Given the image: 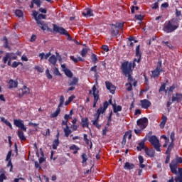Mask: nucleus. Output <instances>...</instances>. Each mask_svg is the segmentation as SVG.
<instances>
[{
    "label": "nucleus",
    "instance_id": "nucleus-9",
    "mask_svg": "<svg viewBox=\"0 0 182 182\" xmlns=\"http://www.w3.org/2000/svg\"><path fill=\"white\" fill-rule=\"evenodd\" d=\"M136 124L139 129H141L142 130H144V129H146V127H147L149 124V119L146 117L139 119L136 121Z\"/></svg>",
    "mask_w": 182,
    "mask_h": 182
},
{
    "label": "nucleus",
    "instance_id": "nucleus-37",
    "mask_svg": "<svg viewBox=\"0 0 182 182\" xmlns=\"http://www.w3.org/2000/svg\"><path fill=\"white\" fill-rule=\"evenodd\" d=\"M59 144H60L59 139H54L52 145L53 150H58V146H59Z\"/></svg>",
    "mask_w": 182,
    "mask_h": 182
},
{
    "label": "nucleus",
    "instance_id": "nucleus-11",
    "mask_svg": "<svg viewBox=\"0 0 182 182\" xmlns=\"http://www.w3.org/2000/svg\"><path fill=\"white\" fill-rule=\"evenodd\" d=\"M14 124L23 132H26V127H25V124H23V120L14 119Z\"/></svg>",
    "mask_w": 182,
    "mask_h": 182
},
{
    "label": "nucleus",
    "instance_id": "nucleus-52",
    "mask_svg": "<svg viewBox=\"0 0 182 182\" xmlns=\"http://www.w3.org/2000/svg\"><path fill=\"white\" fill-rule=\"evenodd\" d=\"M81 157L82 159V163H86V161H87V155L86 154V153H82Z\"/></svg>",
    "mask_w": 182,
    "mask_h": 182
},
{
    "label": "nucleus",
    "instance_id": "nucleus-34",
    "mask_svg": "<svg viewBox=\"0 0 182 182\" xmlns=\"http://www.w3.org/2000/svg\"><path fill=\"white\" fill-rule=\"evenodd\" d=\"M173 148H174V143L171 142L166 151V154H171V150H173Z\"/></svg>",
    "mask_w": 182,
    "mask_h": 182
},
{
    "label": "nucleus",
    "instance_id": "nucleus-22",
    "mask_svg": "<svg viewBox=\"0 0 182 182\" xmlns=\"http://www.w3.org/2000/svg\"><path fill=\"white\" fill-rule=\"evenodd\" d=\"M79 83V78L74 77L72 80H68V86H76Z\"/></svg>",
    "mask_w": 182,
    "mask_h": 182
},
{
    "label": "nucleus",
    "instance_id": "nucleus-20",
    "mask_svg": "<svg viewBox=\"0 0 182 182\" xmlns=\"http://www.w3.org/2000/svg\"><path fill=\"white\" fill-rule=\"evenodd\" d=\"M81 125L83 129H89V118H81Z\"/></svg>",
    "mask_w": 182,
    "mask_h": 182
},
{
    "label": "nucleus",
    "instance_id": "nucleus-35",
    "mask_svg": "<svg viewBox=\"0 0 182 182\" xmlns=\"http://www.w3.org/2000/svg\"><path fill=\"white\" fill-rule=\"evenodd\" d=\"M176 18H173V19H179V21H181L182 19V14H181V11H179L178 9H176Z\"/></svg>",
    "mask_w": 182,
    "mask_h": 182
},
{
    "label": "nucleus",
    "instance_id": "nucleus-36",
    "mask_svg": "<svg viewBox=\"0 0 182 182\" xmlns=\"http://www.w3.org/2000/svg\"><path fill=\"white\" fill-rule=\"evenodd\" d=\"M40 28L42 31H48V32H52V28H49L48 23H45L44 25L41 26Z\"/></svg>",
    "mask_w": 182,
    "mask_h": 182
},
{
    "label": "nucleus",
    "instance_id": "nucleus-21",
    "mask_svg": "<svg viewBox=\"0 0 182 182\" xmlns=\"http://www.w3.org/2000/svg\"><path fill=\"white\" fill-rule=\"evenodd\" d=\"M145 141H146L144 139L143 141H141L138 144L139 146H136V150L138 151H141V150H144V149H147V147H146Z\"/></svg>",
    "mask_w": 182,
    "mask_h": 182
},
{
    "label": "nucleus",
    "instance_id": "nucleus-17",
    "mask_svg": "<svg viewBox=\"0 0 182 182\" xmlns=\"http://www.w3.org/2000/svg\"><path fill=\"white\" fill-rule=\"evenodd\" d=\"M82 16H85V18H89L90 16H93V10L90 8H87L85 11L82 13Z\"/></svg>",
    "mask_w": 182,
    "mask_h": 182
},
{
    "label": "nucleus",
    "instance_id": "nucleus-39",
    "mask_svg": "<svg viewBox=\"0 0 182 182\" xmlns=\"http://www.w3.org/2000/svg\"><path fill=\"white\" fill-rule=\"evenodd\" d=\"M122 107L120 105H113V112L114 113H117L119 112H122Z\"/></svg>",
    "mask_w": 182,
    "mask_h": 182
},
{
    "label": "nucleus",
    "instance_id": "nucleus-24",
    "mask_svg": "<svg viewBox=\"0 0 182 182\" xmlns=\"http://www.w3.org/2000/svg\"><path fill=\"white\" fill-rule=\"evenodd\" d=\"M18 87V82L12 79L9 81V89H14Z\"/></svg>",
    "mask_w": 182,
    "mask_h": 182
},
{
    "label": "nucleus",
    "instance_id": "nucleus-61",
    "mask_svg": "<svg viewBox=\"0 0 182 182\" xmlns=\"http://www.w3.org/2000/svg\"><path fill=\"white\" fill-rule=\"evenodd\" d=\"M4 180H6V176H5V173H1L0 175V182H4Z\"/></svg>",
    "mask_w": 182,
    "mask_h": 182
},
{
    "label": "nucleus",
    "instance_id": "nucleus-50",
    "mask_svg": "<svg viewBox=\"0 0 182 182\" xmlns=\"http://www.w3.org/2000/svg\"><path fill=\"white\" fill-rule=\"evenodd\" d=\"M176 134L174 133V131L172 132L170 134V139L171 140V143H174V141L176 140Z\"/></svg>",
    "mask_w": 182,
    "mask_h": 182
},
{
    "label": "nucleus",
    "instance_id": "nucleus-59",
    "mask_svg": "<svg viewBox=\"0 0 182 182\" xmlns=\"http://www.w3.org/2000/svg\"><path fill=\"white\" fill-rule=\"evenodd\" d=\"M7 167H11L10 171H12V169L14 168V165L12 164V160L7 161Z\"/></svg>",
    "mask_w": 182,
    "mask_h": 182
},
{
    "label": "nucleus",
    "instance_id": "nucleus-63",
    "mask_svg": "<svg viewBox=\"0 0 182 182\" xmlns=\"http://www.w3.org/2000/svg\"><path fill=\"white\" fill-rule=\"evenodd\" d=\"M102 49L104 52H109V46L106 45L102 46Z\"/></svg>",
    "mask_w": 182,
    "mask_h": 182
},
{
    "label": "nucleus",
    "instance_id": "nucleus-5",
    "mask_svg": "<svg viewBox=\"0 0 182 182\" xmlns=\"http://www.w3.org/2000/svg\"><path fill=\"white\" fill-rule=\"evenodd\" d=\"M149 141L151 143V144H152V146H154V149H155L156 151H161V149H160L161 146L160 145V141L156 135L151 136L149 138Z\"/></svg>",
    "mask_w": 182,
    "mask_h": 182
},
{
    "label": "nucleus",
    "instance_id": "nucleus-60",
    "mask_svg": "<svg viewBox=\"0 0 182 182\" xmlns=\"http://www.w3.org/2000/svg\"><path fill=\"white\" fill-rule=\"evenodd\" d=\"M70 150H80V148H79V146H76L75 144H73L70 146Z\"/></svg>",
    "mask_w": 182,
    "mask_h": 182
},
{
    "label": "nucleus",
    "instance_id": "nucleus-3",
    "mask_svg": "<svg viewBox=\"0 0 182 182\" xmlns=\"http://www.w3.org/2000/svg\"><path fill=\"white\" fill-rule=\"evenodd\" d=\"M33 16L39 28L46 23V22L42 21V19H46V14H39L38 11L34 10L33 11Z\"/></svg>",
    "mask_w": 182,
    "mask_h": 182
},
{
    "label": "nucleus",
    "instance_id": "nucleus-10",
    "mask_svg": "<svg viewBox=\"0 0 182 182\" xmlns=\"http://www.w3.org/2000/svg\"><path fill=\"white\" fill-rule=\"evenodd\" d=\"M169 167L171 173H173V174H175L176 176H177V174L178 173L180 174V173L178 172V169L182 168H178V165H177V163L175 162V161H171V164H169Z\"/></svg>",
    "mask_w": 182,
    "mask_h": 182
},
{
    "label": "nucleus",
    "instance_id": "nucleus-1",
    "mask_svg": "<svg viewBox=\"0 0 182 182\" xmlns=\"http://www.w3.org/2000/svg\"><path fill=\"white\" fill-rule=\"evenodd\" d=\"M180 26V18H172L166 21L164 24L163 31L166 33H173Z\"/></svg>",
    "mask_w": 182,
    "mask_h": 182
},
{
    "label": "nucleus",
    "instance_id": "nucleus-32",
    "mask_svg": "<svg viewBox=\"0 0 182 182\" xmlns=\"http://www.w3.org/2000/svg\"><path fill=\"white\" fill-rule=\"evenodd\" d=\"M99 117H95V119L92 121V123L97 129H100L102 127V125L99 124Z\"/></svg>",
    "mask_w": 182,
    "mask_h": 182
},
{
    "label": "nucleus",
    "instance_id": "nucleus-46",
    "mask_svg": "<svg viewBox=\"0 0 182 182\" xmlns=\"http://www.w3.org/2000/svg\"><path fill=\"white\" fill-rule=\"evenodd\" d=\"M159 93L161 92H165V93H167V90H166V83H163L159 90Z\"/></svg>",
    "mask_w": 182,
    "mask_h": 182
},
{
    "label": "nucleus",
    "instance_id": "nucleus-13",
    "mask_svg": "<svg viewBox=\"0 0 182 182\" xmlns=\"http://www.w3.org/2000/svg\"><path fill=\"white\" fill-rule=\"evenodd\" d=\"M68 121L63 120L61 123L62 126H65V128L63 129L65 137H69L72 133V130H70L69 125H68Z\"/></svg>",
    "mask_w": 182,
    "mask_h": 182
},
{
    "label": "nucleus",
    "instance_id": "nucleus-48",
    "mask_svg": "<svg viewBox=\"0 0 182 182\" xmlns=\"http://www.w3.org/2000/svg\"><path fill=\"white\" fill-rule=\"evenodd\" d=\"M19 65H21V66H23V63H21V62H16V61H14L13 62L12 65H11V68H18V66H19Z\"/></svg>",
    "mask_w": 182,
    "mask_h": 182
},
{
    "label": "nucleus",
    "instance_id": "nucleus-62",
    "mask_svg": "<svg viewBox=\"0 0 182 182\" xmlns=\"http://www.w3.org/2000/svg\"><path fill=\"white\" fill-rule=\"evenodd\" d=\"M84 141H85L86 144L89 145V143H90V141L89 139H87V134H84Z\"/></svg>",
    "mask_w": 182,
    "mask_h": 182
},
{
    "label": "nucleus",
    "instance_id": "nucleus-30",
    "mask_svg": "<svg viewBox=\"0 0 182 182\" xmlns=\"http://www.w3.org/2000/svg\"><path fill=\"white\" fill-rule=\"evenodd\" d=\"M134 168V164H130L129 162H126L124 166V170H133Z\"/></svg>",
    "mask_w": 182,
    "mask_h": 182
},
{
    "label": "nucleus",
    "instance_id": "nucleus-33",
    "mask_svg": "<svg viewBox=\"0 0 182 182\" xmlns=\"http://www.w3.org/2000/svg\"><path fill=\"white\" fill-rule=\"evenodd\" d=\"M63 72L68 77H70V78L73 77V73H72V71H70V70L65 68L63 70Z\"/></svg>",
    "mask_w": 182,
    "mask_h": 182
},
{
    "label": "nucleus",
    "instance_id": "nucleus-4",
    "mask_svg": "<svg viewBox=\"0 0 182 182\" xmlns=\"http://www.w3.org/2000/svg\"><path fill=\"white\" fill-rule=\"evenodd\" d=\"M164 72V70H163V65L161 60H159L156 67V69L151 71L152 73V77L154 79H156V77H160V73Z\"/></svg>",
    "mask_w": 182,
    "mask_h": 182
},
{
    "label": "nucleus",
    "instance_id": "nucleus-28",
    "mask_svg": "<svg viewBox=\"0 0 182 182\" xmlns=\"http://www.w3.org/2000/svg\"><path fill=\"white\" fill-rule=\"evenodd\" d=\"M119 28H114V26H111V34L113 36H119Z\"/></svg>",
    "mask_w": 182,
    "mask_h": 182
},
{
    "label": "nucleus",
    "instance_id": "nucleus-41",
    "mask_svg": "<svg viewBox=\"0 0 182 182\" xmlns=\"http://www.w3.org/2000/svg\"><path fill=\"white\" fill-rule=\"evenodd\" d=\"M15 14L18 17V18H23V12L20 10V9H17L15 11Z\"/></svg>",
    "mask_w": 182,
    "mask_h": 182
},
{
    "label": "nucleus",
    "instance_id": "nucleus-51",
    "mask_svg": "<svg viewBox=\"0 0 182 182\" xmlns=\"http://www.w3.org/2000/svg\"><path fill=\"white\" fill-rule=\"evenodd\" d=\"M53 75H55V76H61L60 72H59V69L58 68H54Z\"/></svg>",
    "mask_w": 182,
    "mask_h": 182
},
{
    "label": "nucleus",
    "instance_id": "nucleus-26",
    "mask_svg": "<svg viewBox=\"0 0 182 182\" xmlns=\"http://www.w3.org/2000/svg\"><path fill=\"white\" fill-rule=\"evenodd\" d=\"M17 135L18 139H20L21 141H26V138L25 137V134H23V132L18 130L17 132Z\"/></svg>",
    "mask_w": 182,
    "mask_h": 182
},
{
    "label": "nucleus",
    "instance_id": "nucleus-43",
    "mask_svg": "<svg viewBox=\"0 0 182 182\" xmlns=\"http://www.w3.org/2000/svg\"><path fill=\"white\" fill-rule=\"evenodd\" d=\"M63 103H65V97L63 95H61L60 97V103H59L58 107H60V108L63 107Z\"/></svg>",
    "mask_w": 182,
    "mask_h": 182
},
{
    "label": "nucleus",
    "instance_id": "nucleus-29",
    "mask_svg": "<svg viewBox=\"0 0 182 182\" xmlns=\"http://www.w3.org/2000/svg\"><path fill=\"white\" fill-rule=\"evenodd\" d=\"M166 123H167V117L163 114L161 118V122L160 123L161 129H164V126H166Z\"/></svg>",
    "mask_w": 182,
    "mask_h": 182
},
{
    "label": "nucleus",
    "instance_id": "nucleus-8",
    "mask_svg": "<svg viewBox=\"0 0 182 182\" xmlns=\"http://www.w3.org/2000/svg\"><path fill=\"white\" fill-rule=\"evenodd\" d=\"M53 31L55 32V33H59L60 35H65V36H69V33H68L67 30L63 27L58 26L56 24H53Z\"/></svg>",
    "mask_w": 182,
    "mask_h": 182
},
{
    "label": "nucleus",
    "instance_id": "nucleus-16",
    "mask_svg": "<svg viewBox=\"0 0 182 182\" xmlns=\"http://www.w3.org/2000/svg\"><path fill=\"white\" fill-rule=\"evenodd\" d=\"M140 103H141V106L142 109H149V107L150 106H151V102L149 100H146V99L141 100L140 101Z\"/></svg>",
    "mask_w": 182,
    "mask_h": 182
},
{
    "label": "nucleus",
    "instance_id": "nucleus-38",
    "mask_svg": "<svg viewBox=\"0 0 182 182\" xmlns=\"http://www.w3.org/2000/svg\"><path fill=\"white\" fill-rule=\"evenodd\" d=\"M127 134H129V132H125V134L123 136L122 141L121 142L122 148L124 147V146H126Z\"/></svg>",
    "mask_w": 182,
    "mask_h": 182
},
{
    "label": "nucleus",
    "instance_id": "nucleus-23",
    "mask_svg": "<svg viewBox=\"0 0 182 182\" xmlns=\"http://www.w3.org/2000/svg\"><path fill=\"white\" fill-rule=\"evenodd\" d=\"M144 151L146 156H149V157H154V154H156L154 149H149V148H145Z\"/></svg>",
    "mask_w": 182,
    "mask_h": 182
},
{
    "label": "nucleus",
    "instance_id": "nucleus-15",
    "mask_svg": "<svg viewBox=\"0 0 182 182\" xmlns=\"http://www.w3.org/2000/svg\"><path fill=\"white\" fill-rule=\"evenodd\" d=\"M105 86L111 95H114L116 92V86L113 85V84L109 81L105 82Z\"/></svg>",
    "mask_w": 182,
    "mask_h": 182
},
{
    "label": "nucleus",
    "instance_id": "nucleus-54",
    "mask_svg": "<svg viewBox=\"0 0 182 182\" xmlns=\"http://www.w3.org/2000/svg\"><path fill=\"white\" fill-rule=\"evenodd\" d=\"M46 77L49 80L52 79L53 77L51 75L50 73L49 72V69L46 70Z\"/></svg>",
    "mask_w": 182,
    "mask_h": 182
},
{
    "label": "nucleus",
    "instance_id": "nucleus-31",
    "mask_svg": "<svg viewBox=\"0 0 182 182\" xmlns=\"http://www.w3.org/2000/svg\"><path fill=\"white\" fill-rule=\"evenodd\" d=\"M111 26H114V28H116L117 29H123L124 27V22L122 23H116L115 24H111Z\"/></svg>",
    "mask_w": 182,
    "mask_h": 182
},
{
    "label": "nucleus",
    "instance_id": "nucleus-14",
    "mask_svg": "<svg viewBox=\"0 0 182 182\" xmlns=\"http://www.w3.org/2000/svg\"><path fill=\"white\" fill-rule=\"evenodd\" d=\"M94 97V102H98L99 101V90H97V88H96V85H93L92 87V91H89V95H92Z\"/></svg>",
    "mask_w": 182,
    "mask_h": 182
},
{
    "label": "nucleus",
    "instance_id": "nucleus-64",
    "mask_svg": "<svg viewBox=\"0 0 182 182\" xmlns=\"http://www.w3.org/2000/svg\"><path fill=\"white\" fill-rule=\"evenodd\" d=\"M38 11L41 14H48V10L46 9L40 8Z\"/></svg>",
    "mask_w": 182,
    "mask_h": 182
},
{
    "label": "nucleus",
    "instance_id": "nucleus-56",
    "mask_svg": "<svg viewBox=\"0 0 182 182\" xmlns=\"http://www.w3.org/2000/svg\"><path fill=\"white\" fill-rule=\"evenodd\" d=\"M144 18V16H142L141 14L135 15V19H136V21H143Z\"/></svg>",
    "mask_w": 182,
    "mask_h": 182
},
{
    "label": "nucleus",
    "instance_id": "nucleus-53",
    "mask_svg": "<svg viewBox=\"0 0 182 182\" xmlns=\"http://www.w3.org/2000/svg\"><path fill=\"white\" fill-rule=\"evenodd\" d=\"M10 54V57L9 58L11 60H16V59L18 58V57L16 55H15V53H9Z\"/></svg>",
    "mask_w": 182,
    "mask_h": 182
},
{
    "label": "nucleus",
    "instance_id": "nucleus-25",
    "mask_svg": "<svg viewBox=\"0 0 182 182\" xmlns=\"http://www.w3.org/2000/svg\"><path fill=\"white\" fill-rule=\"evenodd\" d=\"M48 62L50 63V65H53V66H56V62H58V58L55 55H53L49 58Z\"/></svg>",
    "mask_w": 182,
    "mask_h": 182
},
{
    "label": "nucleus",
    "instance_id": "nucleus-44",
    "mask_svg": "<svg viewBox=\"0 0 182 182\" xmlns=\"http://www.w3.org/2000/svg\"><path fill=\"white\" fill-rule=\"evenodd\" d=\"M91 60H92V62L94 63H97V62H98V59H97V55H96V54H95V53H92V55H91Z\"/></svg>",
    "mask_w": 182,
    "mask_h": 182
},
{
    "label": "nucleus",
    "instance_id": "nucleus-40",
    "mask_svg": "<svg viewBox=\"0 0 182 182\" xmlns=\"http://www.w3.org/2000/svg\"><path fill=\"white\" fill-rule=\"evenodd\" d=\"M172 161H175L176 163V165L178 166V164H182V157L176 156V159H173Z\"/></svg>",
    "mask_w": 182,
    "mask_h": 182
},
{
    "label": "nucleus",
    "instance_id": "nucleus-57",
    "mask_svg": "<svg viewBox=\"0 0 182 182\" xmlns=\"http://www.w3.org/2000/svg\"><path fill=\"white\" fill-rule=\"evenodd\" d=\"M87 54V48H82L81 51V56H82V58H85V56H86Z\"/></svg>",
    "mask_w": 182,
    "mask_h": 182
},
{
    "label": "nucleus",
    "instance_id": "nucleus-7",
    "mask_svg": "<svg viewBox=\"0 0 182 182\" xmlns=\"http://www.w3.org/2000/svg\"><path fill=\"white\" fill-rule=\"evenodd\" d=\"M30 90L26 85H23L22 88H20L17 90L16 95L18 99H22L25 95H29Z\"/></svg>",
    "mask_w": 182,
    "mask_h": 182
},
{
    "label": "nucleus",
    "instance_id": "nucleus-12",
    "mask_svg": "<svg viewBox=\"0 0 182 182\" xmlns=\"http://www.w3.org/2000/svg\"><path fill=\"white\" fill-rule=\"evenodd\" d=\"M14 124L23 132H26V127H25V124H23V120L14 119Z\"/></svg>",
    "mask_w": 182,
    "mask_h": 182
},
{
    "label": "nucleus",
    "instance_id": "nucleus-45",
    "mask_svg": "<svg viewBox=\"0 0 182 182\" xmlns=\"http://www.w3.org/2000/svg\"><path fill=\"white\" fill-rule=\"evenodd\" d=\"M2 41H4V48H9V42H8V38H6V36H4Z\"/></svg>",
    "mask_w": 182,
    "mask_h": 182
},
{
    "label": "nucleus",
    "instance_id": "nucleus-55",
    "mask_svg": "<svg viewBox=\"0 0 182 182\" xmlns=\"http://www.w3.org/2000/svg\"><path fill=\"white\" fill-rule=\"evenodd\" d=\"M129 42H134V43H137L138 41L134 39V37L128 38L127 45H129Z\"/></svg>",
    "mask_w": 182,
    "mask_h": 182
},
{
    "label": "nucleus",
    "instance_id": "nucleus-49",
    "mask_svg": "<svg viewBox=\"0 0 182 182\" xmlns=\"http://www.w3.org/2000/svg\"><path fill=\"white\" fill-rule=\"evenodd\" d=\"M134 132L136 136H140V134H141V132H143V129H141V128H136L134 129Z\"/></svg>",
    "mask_w": 182,
    "mask_h": 182
},
{
    "label": "nucleus",
    "instance_id": "nucleus-47",
    "mask_svg": "<svg viewBox=\"0 0 182 182\" xmlns=\"http://www.w3.org/2000/svg\"><path fill=\"white\" fill-rule=\"evenodd\" d=\"M125 86H128L127 87V92H132V89H133V85H132V82H127Z\"/></svg>",
    "mask_w": 182,
    "mask_h": 182
},
{
    "label": "nucleus",
    "instance_id": "nucleus-19",
    "mask_svg": "<svg viewBox=\"0 0 182 182\" xmlns=\"http://www.w3.org/2000/svg\"><path fill=\"white\" fill-rule=\"evenodd\" d=\"M135 56L137 58V63H140L141 60V51H140V45H138L136 48Z\"/></svg>",
    "mask_w": 182,
    "mask_h": 182
},
{
    "label": "nucleus",
    "instance_id": "nucleus-42",
    "mask_svg": "<svg viewBox=\"0 0 182 182\" xmlns=\"http://www.w3.org/2000/svg\"><path fill=\"white\" fill-rule=\"evenodd\" d=\"M11 57V54L9 53H6V55L3 57L4 63H7L8 60H9V58Z\"/></svg>",
    "mask_w": 182,
    "mask_h": 182
},
{
    "label": "nucleus",
    "instance_id": "nucleus-2",
    "mask_svg": "<svg viewBox=\"0 0 182 182\" xmlns=\"http://www.w3.org/2000/svg\"><path fill=\"white\" fill-rule=\"evenodd\" d=\"M122 73L126 76V77H128L127 81L128 83H132L134 82V79H133V76H132V72H133V70H132V62L129 61H124L122 63L121 68Z\"/></svg>",
    "mask_w": 182,
    "mask_h": 182
},
{
    "label": "nucleus",
    "instance_id": "nucleus-18",
    "mask_svg": "<svg viewBox=\"0 0 182 182\" xmlns=\"http://www.w3.org/2000/svg\"><path fill=\"white\" fill-rule=\"evenodd\" d=\"M172 102H176L177 103H180V102H182V94L176 93L173 95Z\"/></svg>",
    "mask_w": 182,
    "mask_h": 182
},
{
    "label": "nucleus",
    "instance_id": "nucleus-6",
    "mask_svg": "<svg viewBox=\"0 0 182 182\" xmlns=\"http://www.w3.org/2000/svg\"><path fill=\"white\" fill-rule=\"evenodd\" d=\"M107 107H109V102L107 101L104 102L103 107H100L97 110V113L94 114V117H98L100 119V114H103L105 112L107 109Z\"/></svg>",
    "mask_w": 182,
    "mask_h": 182
},
{
    "label": "nucleus",
    "instance_id": "nucleus-58",
    "mask_svg": "<svg viewBox=\"0 0 182 182\" xmlns=\"http://www.w3.org/2000/svg\"><path fill=\"white\" fill-rule=\"evenodd\" d=\"M12 156V151H9L7 154L6 158V161H9L11 159V156Z\"/></svg>",
    "mask_w": 182,
    "mask_h": 182
},
{
    "label": "nucleus",
    "instance_id": "nucleus-27",
    "mask_svg": "<svg viewBox=\"0 0 182 182\" xmlns=\"http://www.w3.org/2000/svg\"><path fill=\"white\" fill-rule=\"evenodd\" d=\"M60 114V108L58 107L55 112L50 114V117H51V119H55V117H58Z\"/></svg>",
    "mask_w": 182,
    "mask_h": 182
}]
</instances>
